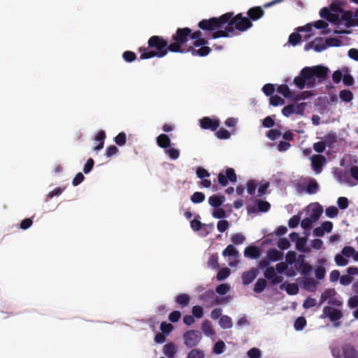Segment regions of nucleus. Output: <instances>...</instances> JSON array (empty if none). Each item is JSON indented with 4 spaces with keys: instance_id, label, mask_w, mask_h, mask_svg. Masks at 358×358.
I'll use <instances>...</instances> for the list:
<instances>
[{
    "instance_id": "nucleus-42",
    "label": "nucleus",
    "mask_w": 358,
    "mask_h": 358,
    "mask_svg": "<svg viewBox=\"0 0 358 358\" xmlns=\"http://www.w3.org/2000/svg\"><path fill=\"white\" fill-rule=\"evenodd\" d=\"M215 136L219 139H229L231 136L230 132L224 128H220L216 133Z\"/></svg>"
},
{
    "instance_id": "nucleus-26",
    "label": "nucleus",
    "mask_w": 358,
    "mask_h": 358,
    "mask_svg": "<svg viewBox=\"0 0 358 358\" xmlns=\"http://www.w3.org/2000/svg\"><path fill=\"white\" fill-rule=\"evenodd\" d=\"M301 262L299 264V269L301 271L302 275L307 276L309 275L313 270L312 266L304 261V256L301 255Z\"/></svg>"
},
{
    "instance_id": "nucleus-62",
    "label": "nucleus",
    "mask_w": 358,
    "mask_h": 358,
    "mask_svg": "<svg viewBox=\"0 0 358 358\" xmlns=\"http://www.w3.org/2000/svg\"><path fill=\"white\" fill-rule=\"evenodd\" d=\"M160 329L163 334H169L173 329V326L170 323L163 322L161 323Z\"/></svg>"
},
{
    "instance_id": "nucleus-53",
    "label": "nucleus",
    "mask_w": 358,
    "mask_h": 358,
    "mask_svg": "<svg viewBox=\"0 0 358 358\" xmlns=\"http://www.w3.org/2000/svg\"><path fill=\"white\" fill-rule=\"evenodd\" d=\"M277 246L280 250H287L290 247V243L287 238H280L277 242Z\"/></svg>"
},
{
    "instance_id": "nucleus-18",
    "label": "nucleus",
    "mask_w": 358,
    "mask_h": 358,
    "mask_svg": "<svg viewBox=\"0 0 358 358\" xmlns=\"http://www.w3.org/2000/svg\"><path fill=\"white\" fill-rule=\"evenodd\" d=\"M187 52H191L193 56H200L205 57L207 56L211 51L210 48L208 46H201L199 49H195L192 46H189L187 50Z\"/></svg>"
},
{
    "instance_id": "nucleus-44",
    "label": "nucleus",
    "mask_w": 358,
    "mask_h": 358,
    "mask_svg": "<svg viewBox=\"0 0 358 358\" xmlns=\"http://www.w3.org/2000/svg\"><path fill=\"white\" fill-rule=\"evenodd\" d=\"M301 40V36L299 33H292L289 36V43L295 46L300 43Z\"/></svg>"
},
{
    "instance_id": "nucleus-39",
    "label": "nucleus",
    "mask_w": 358,
    "mask_h": 358,
    "mask_svg": "<svg viewBox=\"0 0 358 358\" xmlns=\"http://www.w3.org/2000/svg\"><path fill=\"white\" fill-rule=\"evenodd\" d=\"M190 199L194 203H200L204 201L205 195L202 192H196L191 196Z\"/></svg>"
},
{
    "instance_id": "nucleus-32",
    "label": "nucleus",
    "mask_w": 358,
    "mask_h": 358,
    "mask_svg": "<svg viewBox=\"0 0 358 358\" xmlns=\"http://www.w3.org/2000/svg\"><path fill=\"white\" fill-rule=\"evenodd\" d=\"M219 324L222 329H230L233 325L231 317L227 315H222L220 318Z\"/></svg>"
},
{
    "instance_id": "nucleus-59",
    "label": "nucleus",
    "mask_w": 358,
    "mask_h": 358,
    "mask_svg": "<svg viewBox=\"0 0 358 358\" xmlns=\"http://www.w3.org/2000/svg\"><path fill=\"white\" fill-rule=\"evenodd\" d=\"M166 153L169 155V157L173 159H177L180 156V151L176 148H169L166 150Z\"/></svg>"
},
{
    "instance_id": "nucleus-57",
    "label": "nucleus",
    "mask_w": 358,
    "mask_h": 358,
    "mask_svg": "<svg viewBox=\"0 0 358 358\" xmlns=\"http://www.w3.org/2000/svg\"><path fill=\"white\" fill-rule=\"evenodd\" d=\"M230 289V286L228 284H220L217 286L215 291L220 295L227 294Z\"/></svg>"
},
{
    "instance_id": "nucleus-41",
    "label": "nucleus",
    "mask_w": 358,
    "mask_h": 358,
    "mask_svg": "<svg viewBox=\"0 0 358 358\" xmlns=\"http://www.w3.org/2000/svg\"><path fill=\"white\" fill-rule=\"evenodd\" d=\"M306 325V320L303 317H299L294 322V327L296 331L302 330Z\"/></svg>"
},
{
    "instance_id": "nucleus-16",
    "label": "nucleus",
    "mask_w": 358,
    "mask_h": 358,
    "mask_svg": "<svg viewBox=\"0 0 358 358\" xmlns=\"http://www.w3.org/2000/svg\"><path fill=\"white\" fill-rule=\"evenodd\" d=\"M341 349L343 358H358V352L352 344H345Z\"/></svg>"
},
{
    "instance_id": "nucleus-5",
    "label": "nucleus",
    "mask_w": 358,
    "mask_h": 358,
    "mask_svg": "<svg viewBox=\"0 0 358 358\" xmlns=\"http://www.w3.org/2000/svg\"><path fill=\"white\" fill-rule=\"evenodd\" d=\"M329 72V69L322 66H316L313 67H306V70L303 73H306V76L311 78V80L315 85V78L323 80L326 78Z\"/></svg>"
},
{
    "instance_id": "nucleus-43",
    "label": "nucleus",
    "mask_w": 358,
    "mask_h": 358,
    "mask_svg": "<svg viewBox=\"0 0 358 358\" xmlns=\"http://www.w3.org/2000/svg\"><path fill=\"white\" fill-rule=\"evenodd\" d=\"M208 267L216 269L219 268L218 256L217 255H212L208 261Z\"/></svg>"
},
{
    "instance_id": "nucleus-58",
    "label": "nucleus",
    "mask_w": 358,
    "mask_h": 358,
    "mask_svg": "<svg viewBox=\"0 0 358 358\" xmlns=\"http://www.w3.org/2000/svg\"><path fill=\"white\" fill-rule=\"evenodd\" d=\"M192 315L198 319L201 318L203 315V309L200 306H194L192 310Z\"/></svg>"
},
{
    "instance_id": "nucleus-6",
    "label": "nucleus",
    "mask_w": 358,
    "mask_h": 358,
    "mask_svg": "<svg viewBox=\"0 0 358 358\" xmlns=\"http://www.w3.org/2000/svg\"><path fill=\"white\" fill-rule=\"evenodd\" d=\"M184 343L187 348L196 346L201 339V334L199 331L189 330L183 334Z\"/></svg>"
},
{
    "instance_id": "nucleus-12",
    "label": "nucleus",
    "mask_w": 358,
    "mask_h": 358,
    "mask_svg": "<svg viewBox=\"0 0 358 358\" xmlns=\"http://www.w3.org/2000/svg\"><path fill=\"white\" fill-rule=\"evenodd\" d=\"M265 278L271 281V285H277L280 283L283 278L280 275H278L273 266H270L266 268L264 273Z\"/></svg>"
},
{
    "instance_id": "nucleus-52",
    "label": "nucleus",
    "mask_w": 358,
    "mask_h": 358,
    "mask_svg": "<svg viewBox=\"0 0 358 358\" xmlns=\"http://www.w3.org/2000/svg\"><path fill=\"white\" fill-rule=\"evenodd\" d=\"M224 348H225L224 343L222 341H219L214 345L213 352L217 355H220L224 352Z\"/></svg>"
},
{
    "instance_id": "nucleus-33",
    "label": "nucleus",
    "mask_w": 358,
    "mask_h": 358,
    "mask_svg": "<svg viewBox=\"0 0 358 358\" xmlns=\"http://www.w3.org/2000/svg\"><path fill=\"white\" fill-rule=\"evenodd\" d=\"M339 96L343 101L345 103H349L353 99V94L351 91L348 90H343L340 91Z\"/></svg>"
},
{
    "instance_id": "nucleus-21",
    "label": "nucleus",
    "mask_w": 358,
    "mask_h": 358,
    "mask_svg": "<svg viewBox=\"0 0 358 358\" xmlns=\"http://www.w3.org/2000/svg\"><path fill=\"white\" fill-rule=\"evenodd\" d=\"M157 145L162 148L166 149L171 145V139L167 134H162L157 137Z\"/></svg>"
},
{
    "instance_id": "nucleus-40",
    "label": "nucleus",
    "mask_w": 358,
    "mask_h": 358,
    "mask_svg": "<svg viewBox=\"0 0 358 358\" xmlns=\"http://www.w3.org/2000/svg\"><path fill=\"white\" fill-rule=\"evenodd\" d=\"M336 291L334 289H326L321 295L320 300V304H322L324 303L329 298L330 299V296L331 295H335Z\"/></svg>"
},
{
    "instance_id": "nucleus-27",
    "label": "nucleus",
    "mask_w": 358,
    "mask_h": 358,
    "mask_svg": "<svg viewBox=\"0 0 358 358\" xmlns=\"http://www.w3.org/2000/svg\"><path fill=\"white\" fill-rule=\"evenodd\" d=\"M201 329L204 334L207 336L215 335V332L209 320H205L201 325Z\"/></svg>"
},
{
    "instance_id": "nucleus-8",
    "label": "nucleus",
    "mask_w": 358,
    "mask_h": 358,
    "mask_svg": "<svg viewBox=\"0 0 358 358\" xmlns=\"http://www.w3.org/2000/svg\"><path fill=\"white\" fill-rule=\"evenodd\" d=\"M306 70V67L302 69L299 76H296L294 79V85L300 90H303L306 85L311 88L314 87V82L311 80V78L306 76V73H303Z\"/></svg>"
},
{
    "instance_id": "nucleus-61",
    "label": "nucleus",
    "mask_w": 358,
    "mask_h": 358,
    "mask_svg": "<svg viewBox=\"0 0 358 358\" xmlns=\"http://www.w3.org/2000/svg\"><path fill=\"white\" fill-rule=\"evenodd\" d=\"M326 271L323 266H317L315 270V277L318 280H322L325 276Z\"/></svg>"
},
{
    "instance_id": "nucleus-9",
    "label": "nucleus",
    "mask_w": 358,
    "mask_h": 358,
    "mask_svg": "<svg viewBox=\"0 0 358 358\" xmlns=\"http://www.w3.org/2000/svg\"><path fill=\"white\" fill-rule=\"evenodd\" d=\"M322 317H328L331 322H335L343 317L342 312L331 306H325L322 310Z\"/></svg>"
},
{
    "instance_id": "nucleus-54",
    "label": "nucleus",
    "mask_w": 358,
    "mask_h": 358,
    "mask_svg": "<svg viewBox=\"0 0 358 358\" xmlns=\"http://www.w3.org/2000/svg\"><path fill=\"white\" fill-rule=\"evenodd\" d=\"M262 91L266 96H271L275 92V86L273 84L268 83L263 86Z\"/></svg>"
},
{
    "instance_id": "nucleus-2",
    "label": "nucleus",
    "mask_w": 358,
    "mask_h": 358,
    "mask_svg": "<svg viewBox=\"0 0 358 358\" xmlns=\"http://www.w3.org/2000/svg\"><path fill=\"white\" fill-rule=\"evenodd\" d=\"M148 47H141L138 51L141 53V59H148L153 57H163L169 50L168 41L159 36H152L148 41Z\"/></svg>"
},
{
    "instance_id": "nucleus-49",
    "label": "nucleus",
    "mask_w": 358,
    "mask_h": 358,
    "mask_svg": "<svg viewBox=\"0 0 358 358\" xmlns=\"http://www.w3.org/2000/svg\"><path fill=\"white\" fill-rule=\"evenodd\" d=\"M284 103L285 100L278 95L271 96L270 98V104L273 106L283 105Z\"/></svg>"
},
{
    "instance_id": "nucleus-19",
    "label": "nucleus",
    "mask_w": 358,
    "mask_h": 358,
    "mask_svg": "<svg viewBox=\"0 0 358 358\" xmlns=\"http://www.w3.org/2000/svg\"><path fill=\"white\" fill-rule=\"evenodd\" d=\"M260 250L257 246L250 245L245 248L244 255L248 258L257 259L260 257Z\"/></svg>"
},
{
    "instance_id": "nucleus-63",
    "label": "nucleus",
    "mask_w": 358,
    "mask_h": 358,
    "mask_svg": "<svg viewBox=\"0 0 358 358\" xmlns=\"http://www.w3.org/2000/svg\"><path fill=\"white\" fill-rule=\"evenodd\" d=\"M248 356L249 358H260L261 351L257 348H252L248 351Z\"/></svg>"
},
{
    "instance_id": "nucleus-47",
    "label": "nucleus",
    "mask_w": 358,
    "mask_h": 358,
    "mask_svg": "<svg viewBox=\"0 0 358 358\" xmlns=\"http://www.w3.org/2000/svg\"><path fill=\"white\" fill-rule=\"evenodd\" d=\"M187 358H204V353L199 349H193L188 353Z\"/></svg>"
},
{
    "instance_id": "nucleus-64",
    "label": "nucleus",
    "mask_w": 358,
    "mask_h": 358,
    "mask_svg": "<svg viewBox=\"0 0 358 358\" xmlns=\"http://www.w3.org/2000/svg\"><path fill=\"white\" fill-rule=\"evenodd\" d=\"M337 203L340 209L345 210L348 207L349 201L346 197L341 196L338 199Z\"/></svg>"
},
{
    "instance_id": "nucleus-60",
    "label": "nucleus",
    "mask_w": 358,
    "mask_h": 358,
    "mask_svg": "<svg viewBox=\"0 0 358 358\" xmlns=\"http://www.w3.org/2000/svg\"><path fill=\"white\" fill-rule=\"evenodd\" d=\"M281 136V132L278 129H270L266 133V136L271 140H275Z\"/></svg>"
},
{
    "instance_id": "nucleus-35",
    "label": "nucleus",
    "mask_w": 358,
    "mask_h": 358,
    "mask_svg": "<svg viewBox=\"0 0 358 358\" xmlns=\"http://www.w3.org/2000/svg\"><path fill=\"white\" fill-rule=\"evenodd\" d=\"M258 210L262 213L268 212L271 208L270 203L266 201L257 200Z\"/></svg>"
},
{
    "instance_id": "nucleus-30",
    "label": "nucleus",
    "mask_w": 358,
    "mask_h": 358,
    "mask_svg": "<svg viewBox=\"0 0 358 358\" xmlns=\"http://www.w3.org/2000/svg\"><path fill=\"white\" fill-rule=\"evenodd\" d=\"M106 138V134L104 131H99L96 137L95 141H99V143L94 148V150L96 151H99L103 148L104 145V139Z\"/></svg>"
},
{
    "instance_id": "nucleus-45",
    "label": "nucleus",
    "mask_w": 358,
    "mask_h": 358,
    "mask_svg": "<svg viewBox=\"0 0 358 358\" xmlns=\"http://www.w3.org/2000/svg\"><path fill=\"white\" fill-rule=\"evenodd\" d=\"M319 188L317 182L314 180L310 181L306 186V192L308 194H315L317 192Z\"/></svg>"
},
{
    "instance_id": "nucleus-38",
    "label": "nucleus",
    "mask_w": 358,
    "mask_h": 358,
    "mask_svg": "<svg viewBox=\"0 0 358 358\" xmlns=\"http://www.w3.org/2000/svg\"><path fill=\"white\" fill-rule=\"evenodd\" d=\"M277 91L285 98L291 97V92L287 85H280L278 87Z\"/></svg>"
},
{
    "instance_id": "nucleus-36",
    "label": "nucleus",
    "mask_w": 358,
    "mask_h": 358,
    "mask_svg": "<svg viewBox=\"0 0 358 358\" xmlns=\"http://www.w3.org/2000/svg\"><path fill=\"white\" fill-rule=\"evenodd\" d=\"M341 20L345 22L346 25H351L352 22V13L351 11H345L341 13Z\"/></svg>"
},
{
    "instance_id": "nucleus-31",
    "label": "nucleus",
    "mask_w": 358,
    "mask_h": 358,
    "mask_svg": "<svg viewBox=\"0 0 358 358\" xmlns=\"http://www.w3.org/2000/svg\"><path fill=\"white\" fill-rule=\"evenodd\" d=\"M222 255L224 257H238L239 253L233 245H229L222 252Z\"/></svg>"
},
{
    "instance_id": "nucleus-17",
    "label": "nucleus",
    "mask_w": 358,
    "mask_h": 358,
    "mask_svg": "<svg viewBox=\"0 0 358 358\" xmlns=\"http://www.w3.org/2000/svg\"><path fill=\"white\" fill-rule=\"evenodd\" d=\"M250 20L257 21L264 15V11L260 6H255L250 8L247 12Z\"/></svg>"
},
{
    "instance_id": "nucleus-37",
    "label": "nucleus",
    "mask_w": 358,
    "mask_h": 358,
    "mask_svg": "<svg viewBox=\"0 0 358 358\" xmlns=\"http://www.w3.org/2000/svg\"><path fill=\"white\" fill-rule=\"evenodd\" d=\"M324 142L326 143V146L331 147L337 142V136L334 133L327 134L324 136Z\"/></svg>"
},
{
    "instance_id": "nucleus-11",
    "label": "nucleus",
    "mask_w": 358,
    "mask_h": 358,
    "mask_svg": "<svg viewBox=\"0 0 358 358\" xmlns=\"http://www.w3.org/2000/svg\"><path fill=\"white\" fill-rule=\"evenodd\" d=\"M310 160L312 169L316 174L320 173L326 164V158L322 155H314L310 157Z\"/></svg>"
},
{
    "instance_id": "nucleus-13",
    "label": "nucleus",
    "mask_w": 358,
    "mask_h": 358,
    "mask_svg": "<svg viewBox=\"0 0 358 358\" xmlns=\"http://www.w3.org/2000/svg\"><path fill=\"white\" fill-rule=\"evenodd\" d=\"M203 34L200 30H197L193 32L192 35V40H194L192 45L194 47L198 48L201 46H206L208 44L209 37H202Z\"/></svg>"
},
{
    "instance_id": "nucleus-55",
    "label": "nucleus",
    "mask_w": 358,
    "mask_h": 358,
    "mask_svg": "<svg viewBox=\"0 0 358 358\" xmlns=\"http://www.w3.org/2000/svg\"><path fill=\"white\" fill-rule=\"evenodd\" d=\"M196 174L199 178H206L210 176L209 172L201 166H198L196 169Z\"/></svg>"
},
{
    "instance_id": "nucleus-51",
    "label": "nucleus",
    "mask_w": 358,
    "mask_h": 358,
    "mask_svg": "<svg viewBox=\"0 0 358 358\" xmlns=\"http://www.w3.org/2000/svg\"><path fill=\"white\" fill-rule=\"evenodd\" d=\"M245 240V236L240 233L235 234L231 236V241L234 244L236 245L242 244Z\"/></svg>"
},
{
    "instance_id": "nucleus-22",
    "label": "nucleus",
    "mask_w": 358,
    "mask_h": 358,
    "mask_svg": "<svg viewBox=\"0 0 358 358\" xmlns=\"http://www.w3.org/2000/svg\"><path fill=\"white\" fill-rule=\"evenodd\" d=\"M282 252L278 251L275 248L269 249L266 252V257L271 262L279 261L282 258Z\"/></svg>"
},
{
    "instance_id": "nucleus-15",
    "label": "nucleus",
    "mask_w": 358,
    "mask_h": 358,
    "mask_svg": "<svg viewBox=\"0 0 358 358\" xmlns=\"http://www.w3.org/2000/svg\"><path fill=\"white\" fill-rule=\"evenodd\" d=\"M312 45H313L315 51L318 52L323 51L327 47H329V45H327V40H326L324 42L322 38H316L313 42L308 43L306 45L305 49L308 50L310 48L312 47Z\"/></svg>"
},
{
    "instance_id": "nucleus-7",
    "label": "nucleus",
    "mask_w": 358,
    "mask_h": 358,
    "mask_svg": "<svg viewBox=\"0 0 358 358\" xmlns=\"http://www.w3.org/2000/svg\"><path fill=\"white\" fill-rule=\"evenodd\" d=\"M236 180L237 176L234 169L232 168H227L225 173L220 172L217 176V181L223 187L227 186L229 182L234 183Z\"/></svg>"
},
{
    "instance_id": "nucleus-28",
    "label": "nucleus",
    "mask_w": 358,
    "mask_h": 358,
    "mask_svg": "<svg viewBox=\"0 0 358 358\" xmlns=\"http://www.w3.org/2000/svg\"><path fill=\"white\" fill-rule=\"evenodd\" d=\"M266 285H267V282H266V279L259 278L256 281V282L254 285L253 290L255 293L259 294L265 289V288L266 287Z\"/></svg>"
},
{
    "instance_id": "nucleus-46",
    "label": "nucleus",
    "mask_w": 358,
    "mask_h": 358,
    "mask_svg": "<svg viewBox=\"0 0 358 358\" xmlns=\"http://www.w3.org/2000/svg\"><path fill=\"white\" fill-rule=\"evenodd\" d=\"M126 141L127 136L124 132H120L115 137V142L120 146L124 145Z\"/></svg>"
},
{
    "instance_id": "nucleus-29",
    "label": "nucleus",
    "mask_w": 358,
    "mask_h": 358,
    "mask_svg": "<svg viewBox=\"0 0 358 358\" xmlns=\"http://www.w3.org/2000/svg\"><path fill=\"white\" fill-rule=\"evenodd\" d=\"M190 298L187 294H180L176 298V302L182 308L186 307L189 303Z\"/></svg>"
},
{
    "instance_id": "nucleus-50",
    "label": "nucleus",
    "mask_w": 358,
    "mask_h": 358,
    "mask_svg": "<svg viewBox=\"0 0 358 358\" xmlns=\"http://www.w3.org/2000/svg\"><path fill=\"white\" fill-rule=\"evenodd\" d=\"M303 285L305 289L309 291H314L315 289L316 283L313 278H310L305 280Z\"/></svg>"
},
{
    "instance_id": "nucleus-34",
    "label": "nucleus",
    "mask_w": 358,
    "mask_h": 358,
    "mask_svg": "<svg viewBox=\"0 0 358 358\" xmlns=\"http://www.w3.org/2000/svg\"><path fill=\"white\" fill-rule=\"evenodd\" d=\"M230 269L227 267L222 268L217 272V280L219 281H222L228 278L230 275Z\"/></svg>"
},
{
    "instance_id": "nucleus-1",
    "label": "nucleus",
    "mask_w": 358,
    "mask_h": 358,
    "mask_svg": "<svg viewBox=\"0 0 358 358\" xmlns=\"http://www.w3.org/2000/svg\"><path fill=\"white\" fill-rule=\"evenodd\" d=\"M225 14L229 15V19L226 23L224 30H218L213 33V39L219 38H227L230 34L234 32L235 29L243 32L252 27V22L247 17L243 16L242 13L236 15L232 12H228Z\"/></svg>"
},
{
    "instance_id": "nucleus-25",
    "label": "nucleus",
    "mask_w": 358,
    "mask_h": 358,
    "mask_svg": "<svg viewBox=\"0 0 358 358\" xmlns=\"http://www.w3.org/2000/svg\"><path fill=\"white\" fill-rule=\"evenodd\" d=\"M323 212V208L321 205L316 203L313 205V206L311 208V213L310 215V217L314 220L317 221L320 217L321 216L322 213Z\"/></svg>"
},
{
    "instance_id": "nucleus-10",
    "label": "nucleus",
    "mask_w": 358,
    "mask_h": 358,
    "mask_svg": "<svg viewBox=\"0 0 358 358\" xmlns=\"http://www.w3.org/2000/svg\"><path fill=\"white\" fill-rule=\"evenodd\" d=\"M199 122L203 129H209L213 131H215L220 125V121L218 119H212L209 117L201 118Z\"/></svg>"
},
{
    "instance_id": "nucleus-23",
    "label": "nucleus",
    "mask_w": 358,
    "mask_h": 358,
    "mask_svg": "<svg viewBox=\"0 0 358 358\" xmlns=\"http://www.w3.org/2000/svg\"><path fill=\"white\" fill-rule=\"evenodd\" d=\"M215 297V293L213 290L209 289L199 295V299L205 303L209 304V306H213V300Z\"/></svg>"
},
{
    "instance_id": "nucleus-3",
    "label": "nucleus",
    "mask_w": 358,
    "mask_h": 358,
    "mask_svg": "<svg viewBox=\"0 0 358 358\" xmlns=\"http://www.w3.org/2000/svg\"><path fill=\"white\" fill-rule=\"evenodd\" d=\"M193 32L190 28H178L172 36V42L169 44V50L172 52H187V49L182 48L189 39H192Z\"/></svg>"
},
{
    "instance_id": "nucleus-14",
    "label": "nucleus",
    "mask_w": 358,
    "mask_h": 358,
    "mask_svg": "<svg viewBox=\"0 0 358 358\" xmlns=\"http://www.w3.org/2000/svg\"><path fill=\"white\" fill-rule=\"evenodd\" d=\"M259 270L257 268H252L249 271L243 272L241 275L243 284L244 285L250 284L257 278Z\"/></svg>"
},
{
    "instance_id": "nucleus-48",
    "label": "nucleus",
    "mask_w": 358,
    "mask_h": 358,
    "mask_svg": "<svg viewBox=\"0 0 358 358\" xmlns=\"http://www.w3.org/2000/svg\"><path fill=\"white\" fill-rule=\"evenodd\" d=\"M123 59L127 62H132L136 60V55L132 51H125L122 55Z\"/></svg>"
},
{
    "instance_id": "nucleus-56",
    "label": "nucleus",
    "mask_w": 358,
    "mask_h": 358,
    "mask_svg": "<svg viewBox=\"0 0 358 358\" xmlns=\"http://www.w3.org/2000/svg\"><path fill=\"white\" fill-rule=\"evenodd\" d=\"M285 290L288 294L294 295L299 292V287L295 283H289Z\"/></svg>"
},
{
    "instance_id": "nucleus-24",
    "label": "nucleus",
    "mask_w": 358,
    "mask_h": 358,
    "mask_svg": "<svg viewBox=\"0 0 358 358\" xmlns=\"http://www.w3.org/2000/svg\"><path fill=\"white\" fill-rule=\"evenodd\" d=\"M225 201L223 195L213 194L208 198L209 204L215 208L220 207Z\"/></svg>"
},
{
    "instance_id": "nucleus-4",
    "label": "nucleus",
    "mask_w": 358,
    "mask_h": 358,
    "mask_svg": "<svg viewBox=\"0 0 358 358\" xmlns=\"http://www.w3.org/2000/svg\"><path fill=\"white\" fill-rule=\"evenodd\" d=\"M229 19V15L223 14L218 17H213L209 19H203L199 22L198 27L203 31L209 32V36L213 38V33L218 30H224Z\"/></svg>"
},
{
    "instance_id": "nucleus-20",
    "label": "nucleus",
    "mask_w": 358,
    "mask_h": 358,
    "mask_svg": "<svg viewBox=\"0 0 358 358\" xmlns=\"http://www.w3.org/2000/svg\"><path fill=\"white\" fill-rule=\"evenodd\" d=\"M176 352L177 347L173 342H170L163 347V353L169 358H174Z\"/></svg>"
}]
</instances>
